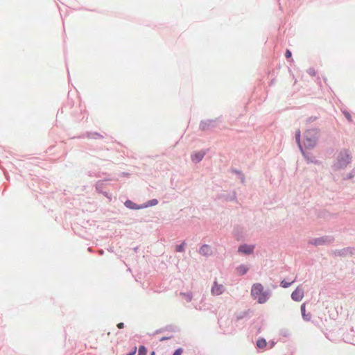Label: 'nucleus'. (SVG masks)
Masks as SVG:
<instances>
[{
  "label": "nucleus",
  "instance_id": "obj_1",
  "mask_svg": "<svg viewBox=\"0 0 355 355\" xmlns=\"http://www.w3.org/2000/svg\"><path fill=\"white\" fill-rule=\"evenodd\" d=\"M320 135V129L319 128L306 130L303 134V147L309 150L314 148L318 144Z\"/></svg>",
  "mask_w": 355,
  "mask_h": 355
},
{
  "label": "nucleus",
  "instance_id": "obj_2",
  "mask_svg": "<svg viewBox=\"0 0 355 355\" xmlns=\"http://www.w3.org/2000/svg\"><path fill=\"white\" fill-rule=\"evenodd\" d=\"M271 291L269 289L264 291L263 286L261 283H255L251 288V295L257 300L259 304H264L270 298Z\"/></svg>",
  "mask_w": 355,
  "mask_h": 355
},
{
  "label": "nucleus",
  "instance_id": "obj_3",
  "mask_svg": "<svg viewBox=\"0 0 355 355\" xmlns=\"http://www.w3.org/2000/svg\"><path fill=\"white\" fill-rule=\"evenodd\" d=\"M223 121V116H219L214 119L201 120L199 124V130L202 132H207L217 128Z\"/></svg>",
  "mask_w": 355,
  "mask_h": 355
},
{
  "label": "nucleus",
  "instance_id": "obj_4",
  "mask_svg": "<svg viewBox=\"0 0 355 355\" xmlns=\"http://www.w3.org/2000/svg\"><path fill=\"white\" fill-rule=\"evenodd\" d=\"M352 159L351 155L348 153L339 154L337 157V163L332 166L334 171H336L345 169L347 166L351 163Z\"/></svg>",
  "mask_w": 355,
  "mask_h": 355
},
{
  "label": "nucleus",
  "instance_id": "obj_5",
  "mask_svg": "<svg viewBox=\"0 0 355 355\" xmlns=\"http://www.w3.org/2000/svg\"><path fill=\"white\" fill-rule=\"evenodd\" d=\"M335 241V238L331 235H325L320 237L314 238L311 240H309L308 243L309 245L319 246V245H324L332 243Z\"/></svg>",
  "mask_w": 355,
  "mask_h": 355
},
{
  "label": "nucleus",
  "instance_id": "obj_6",
  "mask_svg": "<svg viewBox=\"0 0 355 355\" xmlns=\"http://www.w3.org/2000/svg\"><path fill=\"white\" fill-rule=\"evenodd\" d=\"M253 315V311L248 309L245 311H236L234 313L235 322H240L241 320L248 321Z\"/></svg>",
  "mask_w": 355,
  "mask_h": 355
},
{
  "label": "nucleus",
  "instance_id": "obj_7",
  "mask_svg": "<svg viewBox=\"0 0 355 355\" xmlns=\"http://www.w3.org/2000/svg\"><path fill=\"white\" fill-rule=\"evenodd\" d=\"M306 150V148H303L300 149V151L307 164H314L315 165H320L322 164L321 161L316 159L311 153L308 152Z\"/></svg>",
  "mask_w": 355,
  "mask_h": 355
},
{
  "label": "nucleus",
  "instance_id": "obj_8",
  "mask_svg": "<svg viewBox=\"0 0 355 355\" xmlns=\"http://www.w3.org/2000/svg\"><path fill=\"white\" fill-rule=\"evenodd\" d=\"M334 254L336 257H345L347 255H355V248L354 247H347L342 249H336L334 252Z\"/></svg>",
  "mask_w": 355,
  "mask_h": 355
},
{
  "label": "nucleus",
  "instance_id": "obj_9",
  "mask_svg": "<svg viewBox=\"0 0 355 355\" xmlns=\"http://www.w3.org/2000/svg\"><path fill=\"white\" fill-rule=\"evenodd\" d=\"M254 244L242 243L238 248V252L243 255H250L254 253Z\"/></svg>",
  "mask_w": 355,
  "mask_h": 355
},
{
  "label": "nucleus",
  "instance_id": "obj_10",
  "mask_svg": "<svg viewBox=\"0 0 355 355\" xmlns=\"http://www.w3.org/2000/svg\"><path fill=\"white\" fill-rule=\"evenodd\" d=\"M205 155V150L195 151L191 154V159L193 163L198 164L202 160Z\"/></svg>",
  "mask_w": 355,
  "mask_h": 355
},
{
  "label": "nucleus",
  "instance_id": "obj_11",
  "mask_svg": "<svg viewBox=\"0 0 355 355\" xmlns=\"http://www.w3.org/2000/svg\"><path fill=\"white\" fill-rule=\"evenodd\" d=\"M291 297L295 302H300L304 297V291L297 286L291 293Z\"/></svg>",
  "mask_w": 355,
  "mask_h": 355
},
{
  "label": "nucleus",
  "instance_id": "obj_12",
  "mask_svg": "<svg viewBox=\"0 0 355 355\" xmlns=\"http://www.w3.org/2000/svg\"><path fill=\"white\" fill-rule=\"evenodd\" d=\"M225 288L223 284H219L215 281L211 287V294L213 295H220L224 293Z\"/></svg>",
  "mask_w": 355,
  "mask_h": 355
},
{
  "label": "nucleus",
  "instance_id": "obj_13",
  "mask_svg": "<svg viewBox=\"0 0 355 355\" xmlns=\"http://www.w3.org/2000/svg\"><path fill=\"white\" fill-rule=\"evenodd\" d=\"M199 253L203 256L208 257L212 254V250L208 244H203L199 249Z\"/></svg>",
  "mask_w": 355,
  "mask_h": 355
},
{
  "label": "nucleus",
  "instance_id": "obj_14",
  "mask_svg": "<svg viewBox=\"0 0 355 355\" xmlns=\"http://www.w3.org/2000/svg\"><path fill=\"white\" fill-rule=\"evenodd\" d=\"M268 345V343L266 341V339L263 337H260L257 339L256 341L255 347L257 349H265L266 347Z\"/></svg>",
  "mask_w": 355,
  "mask_h": 355
},
{
  "label": "nucleus",
  "instance_id": "obj_15",
  "mask_svg": "<svg viewBox=\"0 0 355 355\" xmlns=\"http://www.w3.org/2000/svg\"><path fill=\"white\" fill-rule=\"evenodd\" d=\"M179 329H178V328L176 326H174V325H172V324H168V325H166L164 328L157 329V334H159L162 333L164 331H168V332H171V333L176 332Z\"/></svg>",
  "mask_w": 355,
  "mask_h": 355
},
{
  "label": "nucleus",
  "instance_id": "obj_16",
  "mask_svg": "<svg viewBox=\"0 0 355 355\" xmlns=\"http://www.w3.org/2000/svg\"><path fill=\"white\" fill-rule=\"evenodd\" d=\"M249 270L250 267L245 264H241L236 268V270L240 276L246 275Z\"/></svg>",
  "mask_w": 355,
  "mask_h": 355
},
{
  "label": "nucleus",
  "instance_id": "obj_17",
  "mask_svg": "<svg viewBox=\"0 0 355 355\" xmlns=\"http://www.w3.org/2000/svg\"><path fill=\"white\" fill-rule=\"evenodd\" d=\"M300 311H301L302 318L306 321H309L311 318V313H306L305 303H303L301 305Z\"/></svg>",
  "mask_w": 355,
  "mask_h": 355
},
{
  "label": "nucleus",
  "instance_id": "obj_18",
  "mask_svg": "<svg viewBox=\"0 0 355 355\" xmlns=\"http://www.w3.org/2000/svg\"><path fill=\"white\" fill-rule=\"evenodd\" d=\"M295 137L296 144H297L299 149L303 148L304 147H303V144L302 142V135H301L300 130L298 129L295 132Z\"/></svg>",
  "mask_w": 355,
  "mask_h": 355
},
{
  "label": "nucleus",
  "instance_id": "obj_19",
  "mask_svg": "<svg viewBox=\"0 0 355 355\" xmlns=\"http://www.w3.org/2000/svg\"><path fill=\"white\" fill-rule=\"evenodd\" d=\"M223 198L225 201L232 202L236 200V193L234 191L232 193H229L223 195Z\"/></svg>",
  "mask_w": 355,
  "mask_h": 355
},
{
  "label": "nucleus",
  "instance_id": "obj_20",
  "mask_svg": "<svg viewBox=\"0 0 355 355\" xmlns=\"http://www.w3.org/2000/svg\"><path fill=\"white\" fill-rule=\"evenodd\" d=\"M125 205L128 208L132 209H141V208L143 207V206H137V205H136L135 203H134L133 202H132L130 200H126L125 202Z\"/></svg>",
  "mask_w": 355,
  "mask_h": 355
},
{
  "label": "nucleus",
  "instance_id": "obj_21",
  "mask_svg": "<svg viewBox=\"0 0 355 355\" xmlns=\"http://www.w3.org/2000/svg\"><path fill=\"white\" fill-rule=\"evenodd\" d=\"M231 172L234 174H236L241 179V182H243L245 181V175L243 172L239 169L232 168L231 169Z\"/></svg>",
  "mask_w": 355,
  "mask_h": 355
},
{
  "label": "nucleus",
  "instance_id": "obj_22",
  "mask_svg": "<svg viewBox=\"0 0 355 355\" xmlns=\"http://www.w3.org/2000/svg\"><path fill=\"white\" fill-rule=\"evenodd\" d=\"M180 295L185 298L187 302H189L193 299L192 292H180Z\"/></svg>",
  "mask_w": 355,
  "mask_h": 355
},
{
  "label": "nucleus",
  "instance_id": "obj_23",
  "mask_svg": "<svg viewBox=\"0 0 355 355\" xmlns=\"http://www.w3.org/2000/svg\"><path fill=\"white\" fill-rule=\"evenodd\" d=\"M187 243L183 241L181 243L175 246V251L178 252H184L185 251Z\"/></svg>",
  "mask_w": 355,
  "mask_h": 355
},
{
  "label": "nucleus",
  "instance_id": "obj_24",
  "mask_svg": "<svg viewBox=\"0 0 355 355\" xmlns=\"http://www.w3.org/2000/svg\"><path fill=\"white\" fill-rule=\"evenodd\" d=\"M293 284V282H287L286 279H283L280 282V286L284 288L290 287Z\"/></svg>",
  "mask_w": 355,
  "mask_h": 355
},
{
  "label": "nucleus",
  "instance_id": "obj_25",
  "mask_svg": "<svg viewBox=\"0 0 355 355\" xmlns=\"http://www.w3.org/2000/svg\"><path fill=\"white\" fill-rule=\"evenodd\" d=\"M343 114H344L348 122L352 123L353 121L352 115L348 111L343 110Z\"/></svg>",
  "mask_w": 355,
  "mask_h": 355
},
{
  "label": "nucleus",
  "instance_id": "obj_26",
  "mask_svg": "<svg viewBox=\"0 0 355 355\" xmlns=\"http://www.w3.org/2000/svg\"><path fill=\"white\" fill-rule=\"evenodd\" d=\"M355 176V170H352L351 172H349L348 174H347L344 178V180H351Z\"/></svg>",
  "mask_w": 355,
  "mask_h": 355
},
{
  "label": "nucleus",
  "instance_id": "obj_27",
  "mask_svg": "<svg viewBox=\"0 0 355 355\" xmlns=\"http://www.w3.org/2000/svg\"><path fill=\"white\" fill-rule=\"evenodd\" d=\"M284 55H285L286 59L288 61H290L291 60H293L292 59V51L290 49H286Z\"/></svg>",
  "mask_w": 355,
  "mask_h": 355
},
{
  "label": "nucleus",
  "instance_id": "obj_28",
  "mask_svg": "<svg viewBox=\"0 0 355 355\" xmlns=\"http://www.w3.org/2000/svg\"><path fill=\"white\" fill-rule=\"evenodd\" d=\"M318 119L316 116H311L306 119V124H311Z\"/></svg>",
  "mask_w": 355,
  "mask_h": 355
},
{
  "label": "nucleus",
  "instance_id": "obj_29",
  "mask_svg": "<svg viewBox=\"0 0 355 355\" xmlns=\"http://www.w3.org/2000/svg\"><path fill=\"white\" fill-rule=\"evenodd\" d=\"M184 352V349L182 347H178L174 352L172 353V355H182Z\"/></svg>",
  "mask_w": 355,
  "mask_h": 355
},
{
  "label": "nucleus",
  "instance_id": "obj_30",
  "mask_svg": "<svg viewBox=\"0 0 355 355\" xmlns=\"http://www.w3.org/2000/svg\"><path fill=\"white\" fill-rule=\"evenodd\" d=\"M307 73L310 75L311 76H315L317 71L313 67H310L306 71Z\"/></svg>",
  "mask_w": 355,
  "mask_h": 355
},
{
  "label": "nucleus",
  "instance_id": "obj_31",
  "mask_svg": "<svg viewBox=\"0 0 355 355\" xmlns=\"http://www.w3.org/2000/svg\"><path fill=\"white\" fill-rule=\"evenodd\" d=\"M146 349L144 346H141L139 348L138 355H146Z\"/></svg>",
  "mask_w": 355,
  "mask_h": 355
},
{
  "label": "nucleus",
  "instance_id": "obj_32",
  "mask_svg": "<svg viewBox=\"0 0 355 355\" xmlns=\"http://www.w3.org/2000/svg\"><path fill=\"white\" fill-rule=\"evenodd\" d=\"M171 338H173V335L162 336V337L159 338V341L162 342L166 340L171 339Z\"/></svg>",
  "mask_w": 355,
  "mask_h": 355
},
{
  "label": "nucleus",
  "instance_id": "obj_33",
  "mask_svg": "<svg viewBox=\"0 0 355 355\" xmlns=\"http://www.w3.org/2000/svg\"><path fill=\"white\" fill-rule=\"evenodd\" d=\"M234 236H236V237L239 235L240 233L242 234V231L240 232L239 227L234 228Z\"/></svg>",
  "mask_w": 355,
  "mask_h": 355
},
{
  "label": "nucleus",
  "instance_id": "obj_34",
  "mask_svg": "<svg viewBox=\"0 0 355 355\" xmlns=\"http://www.w3.org/2000/svg\"><path fill=\"white\" fill-rule=\"evenodd\" d=\"M268 344H269V349H272L276 345V342L274 340H271L269 341Z\"/></svg>",
  "mask_w": 355,
  "mask_h": 355
},
{
  "label": "nucleus",
  "instance_id": "obj_35",
  "mask_svg": "<svg viewBox=\"0 0 355 355\" xmlns=\"http://www.w3.org/2000/svg\"><path fill=\"white\" fill-rule=\"evenodd\" d=\"M117 327L119 329H122L124 327V324L123 322H119V324H117Z\"/></svg>",
  "mask_w": 355,
  "mask_h": 355
},
{
  "label": "nucleus",
  "instance_id": "obj_36",
  "mask_svg": "<svg viewBox=\"0 0 355 355\" xmlns=\"http://www.w3.org/2000/svg\"><path fill=\"white\" fill-rule=\"evenodd\" d=\"M261 332V327H259L257 329V334H260Z\"/></svg>",
  "mask_w": 355,
  "mask_h": 355
},
{
  "label": "nucleus",
  "instance_id": "obj_37",
  "mask_svg": "<svg viewBox=\"0 0 355 355\" xmlns=\"http://www.w3.org/2000/svg\"><path fill=\"white\" fill-rule=\"evenodd\" d=\"M318 84L320 86H321V81H320V77H318Z\"/></svg>",
  "mask_w": 355,
  "mask_h": 355
},
{
  "label": "nucleus",
  "instance_id": "obj_38",
  "mask_svg": "<svg viewBox=\"0 0 355 355\" xmlns=\"http://www.w3.org/2000/svg\"><path fill=\"white\" fill-rule=\"evenodd\" d=\"M323 79H324V83H327V78H326V77H324V78H323Z\"/></svg>",
  "mask_w": 355,
  "mask_h": 355
},
{
  "label": "nucleus",
  "instance_id": "obj_39",
  "mask_svg": "<svg viewBox=\"0 0 355 355\" xmlns=\"http://www.w3.org/2000/svg\"><path fill=\"white\" fill-rule=\"evenodd\" d=\"M154 354H155V352H152V354H151V355H154Z\"/></svg>",
  "mask_w": 355,
  "mask_h": 355
}]
</instances>
